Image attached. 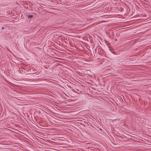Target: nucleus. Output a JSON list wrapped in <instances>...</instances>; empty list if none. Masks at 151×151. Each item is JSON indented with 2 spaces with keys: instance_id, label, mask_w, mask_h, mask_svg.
Segmentation results:
<instances>
[{
  "instance_id": "nucleus-1",
  "label": "nucleus",
  "mask_w": 151,
  "mask_h": 151,
  "mask_svg": "<svg viewBox=\"0 0 151 151\" xmlns=\"http://www.w3.org/2000/svg\"><path fill=\"white\" fill-rule=\"evenodd\" d=\"M29 70H27L25 69V71L24 72V73L25 74H27V76H26V77L27 79L29 80H31L32 79V77L33 76L32 75H29Z\"/></svg>"
},
{
  "instance_id": "nucleus-2",
  "label": "nucleus",
  "mask_w": 151,
  "mask_h": 151,
  "mask_svg": "<svg viewBox=\"0 0 151 151\" xmlns=\"http://www.w3.org/2000/svg\"><path fill=\"white\" fill-rule=\"evenodd\" d=\"M25 69L22 68H21V69H20V72L21 73V71L24 72L25 71Z\"/></svg>"
},
{
  "instance_id": "nucleus-3",
  "label": "nucleus",
  "mask_w": 151,
  "mask_h": 151,
  "mask_svg": "<svg viewBox=\"0 0 151 151\" xmlns=\"http://www.w3.org/2000/svg\"><path fill=\"white\" fill-rule=\"evenodd\" d=\"M27 17L28 18H32L33 17V16L32 15H27Z\"/></svg>"
},
{
  "instance_id": "nucleus-4",
  "label": "nucleus",
  "mask_w": 151,
  "mask_h": 151,
  "mask_svg": "<svg viewBox=\"0 0 151 151\" xmlns=\"http://www.w3.org/2000/svg\"><path fill=\"white\" fill-rule=\"evenodd\" d=\"M4 29V27H1V29Z\"/></svg>"
}]
</instances>
